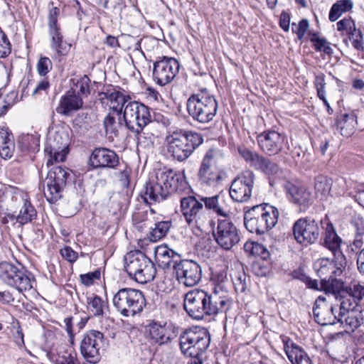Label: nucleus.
<instances>
[{
    "label": "nucleus",
    "mask_w": 364,
    "mask_h": 364,
    "mask_svg": "<svg viewBox=\"0 0 364 364\" xmlns=\"http://www.w3.org/2000/svg\"><path fill=\"white\" fill-rule=\"evenodd\" d=\"M228 301L227 296L196 289L184 295L183 308L193 319L202 320L225 311Z\"/></svg>",
    "instance_id": "obj_1"
},
{
    "label": "nucleus",
    "mask_w": 364,
    "mask_h": 364,
    "mask_svg": "<svg viewBox=\"0 0 364 364\" xmlns=\"http://www.w3.org/2000/svg\"><path fill=\"white\" fill-rule=\"evenodd\" d=\"M203 141L201 134L183 129L174 131L166 136L168 153L179 162L188 159Z\"/></svg>",
    "instance_id": "obj_2"
},
{
    "label": "nucleus",
    "mask_w": 364,
    "mask_h": 364,
    "mask_svg": "<svg viewBox=\"0 0 364 364\" xmlns=\"http://www.w3.org/2000/svg\"><path fill=\"white\" fill-rule=\"evenodd\" d=\"M186 107L189 116L194 121L205 124L213 120L218 109V104L210 91L202 88L188 97Z\"/></svg>",
    "instance_id": "obj_3"
},
{
    "label": "nucleus",
    "mask_w": 364,
    "mask_h": 364,
    "mask_svg": "<svg viewBox=\"0 0 364 364\" xmlns=\"http://www.w3.org/2000/svg\"><path fill=\"white\" fill-rule=\"evenodd\" d=\"M279 210L267 203L255 205L244 214V225L246 229L257 235H263L277 223Z\"/></svg>",
    "instance_id": "obj_4"
},
{
    "label": "nucleus",
    "mask_w": 364,
    "mask_h": 364,
    "mask_svg": "<svg viewBox=\"0 0 364 364\" xmlns=\"http://www.w3.org/2000/svg\"><path fill=\"white\" fill-rule=\"evenodd\" d=\"M124 269L136 282L144 284L152 281L156 274L155 264L142 252L132 251L124 257Z\"/></svg>",
    "instance_id": "obj_5"
},
{
    "label": "nucleus",
    "mask_w": 364,
    "mask_h": 364,
    "mask_svg": "<svg viewBox=\"0 0 364 364\" xmlns=\"http://www.w3.org/2000/svg\"><path fill=\"white\" fill-rule=\"evenodd\" d=\"M113 305L124 317H134L139 314L146 306L142 291L132 288H122L114 295Z\"/></svg>",
    "instance_id": "obj_6"
},
{
    "label": "nucleus",
    "mask_w": 364,
    "mask_h": 364,
    "mask_svg": "<svg viewBox=\"0 0 364 364\" xmlns=\"http://www.w3.org/2000/svg\"><path fill=\"white\" fill-rule=\"evenodd\" d=\"M210 343L208 331L198 326L186 329L179 337L181 350L188 357H199L207 350Z\"/></svg>",
    "instance_id": "obj_7"
},
{
    "label": "nucleus",
    "mask_w": 364,
    "mask_h": 364,
    "mask_svg": "<svg viewBox=\"0 0 364 364\" xmlns=\"http://www.w3.org/2000/svg\"><path fill=\"white\" fill-rule=\"evenodd\" d=\"M222 157L220 150L210 148L202 159L197 176L201 184L215 186L223 180L222 171L217 166L218 161Z\"/></svg>",
    "instance_id": "obj_8"
},
{
    "label": "nucleus",
    "mask_w": 364,
    "mask_h": 364,
    "mask_svg": "<svg viewBox=\"0 0 364 364\" xmlns=\"http://www.w3.org/2000/svg\"><path fill=\"white\" fill-rule=\"evenodd\" d=\"M7 210H16V215H11L12 220L23 226L32 223L37 218V210L31 203L28 196L20 190H16L11 194V201Z\"/></svg>",
    "instance_id": "obj_9"
},
{
    "label": "nucleus",
    "mask_w": 364,
    "mask_h": 364,
    "mask_svg": "<svg viewBox=\"0 0 364 364\" xmlns=\"http://www.w3.org/2000/svg\"><path fill=\"white\" fill-rule=\"evenodd\" d=\"M0 280L20 293L33 288L32 281L28 272L6 262L0 263Z\"/></svg>",
    "instance_id": "obj_10"
},
{
    "label": "nucleus",
    "mask_w": 364,
    "mask_h": 364,
    "mask_svg": "<svg viewBox=\"0 0 364 364\" xmlns=\"http://www.w3.org/2000/svg\"><path fill=\"white\" fill-rule=\"evenodd\" d=\"M69 176V171L61 166L53 167L48 172L42 185L44 196L50 203H55L62 198Z\"/></svg>",
    "instance_id": "obj_11"
},
{
    "label": "nucleus",
    "mask_w": 364,
    "mask_h": 364,
    "mask_svg": "<svg viewBox=\"0 0 364 364\" xmlns=\"http://www.w3.org/2000/svg\"><path fill=\"white\" fill-rule=\"evenodd\" d=\"M125 125L130 131L144 128L151 122V114L148 107L139 102L132 100L123 111Z\"/></svg>",
    "instance_id": "obj_12"
},
{
    "label": "nucleus",
    "mask_w": 364,
    "mask_h": 364,
    "mask_svg": "<svg viewBox=\"0 0 364 364\" xmlns=\"http://www.w3.org/2000/svg\"><path fill=\"white\" fill-rule=\"evenodd\" d=\"M255 173L251 170H245L239 173L232 181L229 194L237 203H245L252 196L255 183Z\"/></svg>",
    "instance_id": "obj_13"
},
{
    "label": "nucleus",
    "mask_w": 364,
    "mask_h": 364,
    "mask_svg": "<svg viewBox=\"0 0 364 364\" xmlns=\"http://www.w3.org/2000/svg\"><path fill=\"white\" fill-rule=\"evenodd\" d=\"M178 61L171 57H159L153 65L152 77L160 86L171 83L179 71Z\"/></svg>",
    "instance_id": "obj_14"
},
{
    "label": "nucleus",
    "mask_w": 364,
    "mask_h": 364,
    "mask_svg": "<svg viewBox=\"0 0 364 364\" xmlns=\"http://www.w3.org/2000/svg\"><path fill=\"white\" fill-rule=\"evenodd\" d=\"M105 341L103 333L99 331L90 330L83 334L80 350L87 362L95 364L100 361V349Z\"/></svg>",
    "instance_id": "obj_15"
},
{
    "label": "nucleus",
    "mask_w": 364,
    "mask_h": 364,
    "mask_svg": "<svg viewBox=\"0 0 364 364\" xmlns=\"http://www.w3.org/2000/svg\"><path fill=\"white\" fill-rule=\"evenodd\" d=\"M349 300L341 301L338 323L346 331H354L363 323V306L360 304H353Z\"/></svg>",
    "instance_id": "obj_16"
},
{
    "label": "nucleus",
    "mask_w": 364,
    "mask_h": 364,
    "mask_svg": "<svg viewBox=\"0 0 364 364\" xmlns=\"http://www.w3.org/2000/svg\"><path fill=\"white\" fill-rule=\"evenodd\" d=\"M292 231L296 241L305 246L315 243L320 235L318 222L308 217L298 219L293 225Z\"/></svg>",
    "instance_id": "obj_17"
},
{
    "label": "nucleus",
    "mask_w": 364,
    "mask_h": 364,
    "mask_svg": "<svg viewBox=\"0 0 364 364\" xmlns=\"http://www.w3.org/2000/svg\"><path fill=\"white\" fill-rule=\"evenodd\" d=\"M213 237L216 243L225 250H231L240 240L237 227L228 218L218 220Z\"/></svg>",
    "instance_id": "obj_18"
},
{
    "label": "nucleus",
    "mask_w": 364,
    "mask_h": 364,
    "mask_svg": "<svg viewBox=\"0 0 364 364\" xmlns=\"http://www.w3.org/2000/svg\"><path fill=\"white\" fill-rule=\"evenodd\" d=\"M173 270L178 282L188 287L197 285L202 278L200 265L192 259H181L175 263Z\"/></svg>",
    "instance_id": "obj_19"
},
{
    "label": "nucleus",
    "mask_w": 364,
    "mask_h": 364,
    "mask_svg": "<svg viewBox=\"0 0 364 364\" xmlns=\"http://www.w3.org/2000/svg\"><path fill=\"white\" fill-rule=\"evenodd\" d=\"M181 210L186 222L190 227L200 228L203 203L194 196H188L181 198Z\"/></svg>",
    "instance_id": "obj_20"
},
{
    "label": "nucleus",
    "mask_w": 364,
    "mask_h": 364,
    "mask_svg": "<svg viewBox=\"0 0 364 364\" xmlns=\"http://www.w3.org/2000/svg\"><path fill=\"white\" fill-rule=\"evenodd\" d=\"M239 154L251 167L261 171L266 175H275L279 170L277 164L255 151L248 149H240Z\"/></svg>",
    "instance_id": "obj_21"
},
{
    "label": "nucleus",
    "mask_w": 364,
    "mask_h": 364,
    "mask_svg": "<svg viewBox=\"0 0 364 364\" xmlns=\"http://www.w3.org/2000/svg\"><path fill=\"white\" fill-rule=\"evenodd\" d=\"M119 164L115 151L104 147L95 148L89 158V165L93 169L115 168Z\"/></svg>",
    "instance_id": "obj_22"
},
{
    "label": "nucleus",
    "mask_w": 364,
    "mask_h": 364,
    "mask_svg": "<svg viewBox=\"0 0 364 364\" xmlns=\"http://www.w3.org/2000/svg\"><path fill=\"white\" fill-rule=\"evenodd\" d=\"M259 149L269 156H274L283 149L284 136L274 130L264 131L257 136Z\"/></svg>",
    "instance_id": "obj_23"
},
{
    "label": "nucleus",
    "mask_w": 364,
    "mask_h": 364,
    "mask_svg": "<svg viewBox=\"0 0 364 364\" xmlns=\"http://www.w3.org/2000/svg\"><path fill=\"white\" fill-rule=\"evenodd\" d=\"M284 187L289 200L298 205L300 211H306L312 204L313 197L306 187L290 181H286Z\"/></svg>",
    "instance_id": "obj_24"
},
{
    "label": "nucleus",
    "mask_w": 364,
    "mask_h": 364,
    "mask_svg": "<svg viewBox=\"0 0 364 364\" xmlns=\"http://www.w3.org/2000/svg\"><path fill=\"white\" fill-rule=\"evenodd\" d=\"M159 180L165 186L168 194L172 192L181 193L188 188L184 172L176 171L173 169L159 170Z\"/></svg>",
    "instance_id": "obj_25"
},
{
    "label": "nucleus",
    "mask_w": 364,
    "mask_h": 364,
    "mask_svg": "<svg viewBox=\"0 0 364 364\" xmlns=\"http://www.w3.org/2000/svg\"><path fill=\"white\" fill-rule=\"evenodd\" d=\"M151 341L159 346L167 345L176 337L174 327L171 324H161L152 321L146 326Z\"/></svg>",
    "instance_id": "obj_26"
},
{
    "label": "nucleus",
    "mask_w": 364,
    "mask_h": 364,
    "mask_svg": "<svg viewBox=\"0 0 364 364\" xmlns=\"http://www.w3.org/2000/svg\"><path fill=\"white\" fill-rule=\"evenodd\" d=\"M141 193L144 200L149 203H160L169 195L165 186L160 181L158 172L146 183Z\"/></svg>",
    "instance_id": "obj_27"
},
{
    "label": "nucleus",
    "mask_w": 364,
    "mask_h": 364,
    "mask_svg": "<svg viewBox=\"0 0 364 364\" xmlns=\"http://www.w3.org/2000/svg\"><path fill=\"white\" fill-rule=\"evenodd\" d=\"M313 314L315 321L321 326L338 323V316L334 314V308L323 296H319L315 301Z\"/></svg>",
    "instance_id": "obj_28"
},
{
    "label": "nucleus",
    "mask_w": 364,
    "mask_h": 364,
    "mask_svg": "<svg viewBox=\"0 0 364 364\" xmlns=\"http://www.w3.org/2000/svg\"><path fill=\"white\" fill-rule=\"evenodd\" d=\"M68 148L67 139H63L61 134L56 132L53 139H49L45 147V153L48 156V166L53 162L63 161L66 157L65 149Z\"/></svg>",
    "instance_id": "obj_29"
},
{
    "label": "nucleus",
    "mask_w": 364,
    "mask_h": 364,
    "mask_svg": "<svg viewBox=\"0 0 364 364\" xmlns=\"http://www.w3.org/2000/svg\"><path fill=\"white\" fill-rule=\"evenodd\" d=\"M340 257L339 264H336L328 258H321L315 262L314 267L321 280L325 278L326 279L331 275L338 277L343 273L346 262L344 257Z\"/></svg>",
    "instance_id": "obj_30"
},
{
    "label": "nucleus",
    "mask_w": 364,
    "mask_h": 364,
    "mask_svg": "<svg viewBox=\"0 0 364 364\" xmlns=\"http://www.w3.org/2000/svg\"><path fill=\"white\" fill-rule=\"evenodd\" d=\"M83 101L80 96L73 90L65 92L60 98L56 112L63 116H71L73 112L82 108Z\"/></svg>",
    "instance_id": "obj_31"
},
{
    "label": "nucleus",
    "mask_w": 364,
    "mask_h": 364,
    "mask_svg": "<svg viewBox=\"0 0 364 364\" xmlns=\"http://www.w3.org/2000/svg\"><path fill=\"white\" fill-rule=\"evenodd\" d=\"M155 257L159 265L163 269H168L178 263L181 255L166 245H159L155 248Z\"/></svg>",
    "instance_id": "obj_32"
},
{
    "label": "nucleus",
    "mask_w": 364,
    "mask_h": 364,
    "mask_svg": "<svg viewBox=\"0 0 364 364\" xmlns=\"http://www.w3.org/2000/svg\"><path fill=\"white\" fill-rule=\"evenodd\" d=\"M284 343L285 353L292 364H312L310 357L302 348L289 338Z\"/></svg>",
    "instance_id": "obj_33"
},
{
    "label": "nucleus",
    "mask_w": 364,
    "mask_h": 364,
    "mask_svg": "<svg viewBox=\"0 0 364 364\" xmlns=\"http://www.w3.org/2000/svg\"><path fill=\"white\" fill-rule=\"evenodd\" d=\"M341 238L337 235L333 225L327 223L325 230L324 246L332 252L334 256L344 257L341 251Z\"/></svg>",
    "instance_id": "obj_34"
},
{
    "label": "nucleus",
    "mask_w": 364,
    "mask_h": 364,
    "mask_svg": "<svg viewBox=\"0 0 364 364\" xmlns=\"http://www.w3.org/2000/svg\"><path fill=\"white\" fill-rule=\"evenodd\" d=\"M200 200L207 209L212 210L218 215L228 218L230 210L223 197L216 195L211 197L201 198Z\"/></svg>",
    "instance_id": "obj_35"
},
{
    "label": "nucleus",
    "mask_w": 364,
    "mask_h": 364,
    "mask_svg": "<svg viewBox=\"0 0 364 364\" xmlns=\"http://www.w3.org/2000/svg\"><path fill=\"white\" fill-rule=\"evenodd\" d=\"M15 148L14 136L6 129L0 127V156L4 159H10Z\"/></svg>",
    "instance_id": "obj_36"
},
{
    "label": "nucleus",
    "mask_w": 364,
    "mask_h": 364,
    "mask_svg": "<svg viewBox=\"0 0 364 364\" xmlns=\"http://www.w3.org/2000/svg\"><path fill=\"white\" fill-rule=\"evenodd\" d=\"M107 307L106 301L97 295L87 297V309L89 314L93 316L103 317Z\"/></svg>",
    "instance_id": "obj_37"
},
{
    "label": "nucleus",
    "mask_w": 364,
    "mask_h": 364,
    "mask_svg": "<svg viewBox=\"0 0 364 364\" xmlns=\"http://www.w3.org/2000/svg\"><path fill=\"white\" fill-rule=\"evenodd\" d=\"M333 185V180L323 175H318L314 179V188L316 195L321 200L327 198L330 194Z\"/></svg>",
    "instance_id": "obj_38"
},
{
    "label": "nucleus",
    "mask_w": 364,
    "mask_h": 364,
    "mask_svg": "<svg viewBox=\"0 0 364 364\" xmlns=\"http://www.w3.org/2000/svg\"><path fill=\"white\" fill-rule=\"evenodd\" d=\"M172 223L170 220L159 221L154 223V227L151 226L149 233V239L151 242H156L163 237L169 232Z\"/></svg>",
    "instance_id": "obj_39"
},
{
    "label": "nucleus",
    "mask_w": 364,
    "mask_h": 364,
    "mask_svg": "<svg viewBox=\"0 0 364 364\" xmlns=\"http://www.w3.org/2000/svg\"><path fill=\"white\" fill-rule=\"evenodd\" d=\"M58 14L59 9L57 7H53L49 12L48 26L50 41L63 36L60 27L58 24Z\"/></svg>",
    "instance_id": "obj_40"
},
{
    "label": "nucleus",
    "mask_w": 364,
    "mask_h": 364,
    "mask_svg": "<svg viewBox=\"0 0 364 364\" xmlns=\"http://www.w3.org/2000/svg\"><path fill=\"white\" fill-rule=\"evenodd\" d=\"M353 6L351 0H338L331 6L329 11V20L331 22L336 21L343 13L352 9Z\"/></svg>",
    "instance_id": "obj_41"
},
{
    "label": "nucleus",
    "mask_w": 364,
    "mask_h": 364,
    "mask_svg": "<svg viewBox=\"0 0 364 364\" xmlns=\"http://www.w3.org/2000/svg\"><path fill=\"white\" fill-rule=\"evenodd\" d=\"M245 250L250 252L252 255L259 257L262 260H267L269 258V252L267 249L258 242H247L245 243Z\"/></svg>",
    "instance_id": "obj_42"
},
{
    "label": "nucleus",
    "mask_w": 364,
    "mask_h": 364,
    "mask_svg": "<svg viewBox=\"0 0 364 364\" xmlns=\"http://www.w3.org/2000/svg\"><path fill=\"white\" fill-rule=\"evenodd\" d=\"M343 283L341 280L336 279V277L331 275L326 279H322L321 281V288L322 290L328 293L335 294L343 288Z\"/></svg>",
    "instance_id": "obj_43"
},
{
    "label": "nucleus",
    "mask_w": 364,
    "mask_h": 364,
    "mask_svg": "<svg viewBox=\"0 0 364 364\" xmlns=\"http://www.w3.org/2000/svg\"><path fill=\"white\" fill-rule=\"evenodd\" d=\"M55 364H79L76 353L72 350H60L54 358Z\"/></svg>",
    "instance_id": "obj_44"
},
{
    "label": "nucleus",
    "mask_w": 364,
    "mask_h": 364,
    "mask_svg": "<svg viewBox=\"0 0 364 364\" xmlns=\"http://www.w3.org/2000/svg\"><path fill=\"white\" fill-rule=\"evenodd\" d=\"M363 296L364 287L359 284H355L350 288V291L348 293L347 296H342L341 301L349 300L348 301L351 303V304H359V301Z\"/></svg>",
    "instance_id": "obj_45"
},
{
    "label": "nucleus",
    "mask_w": 364,
    "mask_h": 364,
    "mask_svg": "<svg viewBox=\"0 0 364 364\" xmlns=\"http://www.w3.org/2000/svg\"><path fill=\"white\" fill-rule=\"evenodd\" d=\"M136 133V139L137 141V146L142 148H150L154 144V134L150 132L144 131V128L140 130L132 131Z\"/></svg>",
    "instance_id": "obj_46"
},
{
    "label": "nucleus",
    "mask_w": 364,
    "mask_h": 364,
    "mask_svg": "<svg viewBox=\"0 0 364 364\" xmlns=\"http://www.w3.org/2000/svg\"><path fill=\"white\" fill-rule=\"evenodd\" d=\"M215 287L212 293H216L218 295H225L228 292V279L225 272H220L215 279Z\"/></svg>",
    "instance_id": "obj_47"
},
{
    "label": "nucleus",
    "mask_w": 364,
    "mask_h": 364,
    "mask_svg": "<svg viewBox=\"0 0 364 364\" xmlns=\"http://www.w3.org/2000/svg\"><path fill=\"white\" fill-rule=\"evenodd\" d=\"M50 47L59 56L65 55L70 50L71 44L63 40V36L50 41Z\"/></svg>",
    "instance_id": "obj_48"
},
{
    "label": "nucleus",
    "mask_w": 364,
    "mask_h": 364,
    "mask_svg": "<svg viewBox=\"0 0 364 364\" xmlns=\"http://www.w3.org/2000/svg\"><path fill=\"white\" fill-rule=\"evenodd\" d=\"M338 31H346L349 35V38H353L355 35L356 29L353 20L351 18H345L336 23Z\"/></svg>",
    "instance_id": "obj_49"
},
{
    "label": "nucleus",
    "mask_w": 364,
    "mask_h": 364,
    "mask_svg": "<svg viewBox=\"0 0 364 364\" xmlns=\"http://www.w3.org/2000/svg\"><path fill=\"white\" fill-rule=\"evenodd\" d=\"M129 101H132L131 97L121 92L117 97L116 101L112 105H109V107L114 111L117 115L120 116Z\"/></svg>",
    "instance_id": "obj_50"
},
{
    "label": "nucleus",
    "mask_w": 364,
    "mask_h": 364,
    "mask_svg": "<svg viewBox=\"0 0 364 364\" xmlns=\"http://www.w3.org/2000/svg\"><path fill=\"white\" fill-rule=\"evenodd\" d=\"M314 84L316 89L318 98H323V97L326 96L325 87L326 85L325 82V75L321 72L316 73Z\"/></svg>",
    "instance_id": "obj_51"
},
{
    "label": "nucleus",
    "mask_w": 364,
    "mask_h": 364,
    "mask_svg": "<svg viewBox=\"0 0 364 364\" xmlns=\"http://www.w3.org/2000/svg\"><path fill=\"white\" fill-rule=\"evenodd\" d=\"M310 41L314 43V48L316 51H323L326 54L333 53L330 43L324 38H311Z\"/></svg>",
    "instance_id": "obj_52"
},
{
    "label": "nucleus",
    "mask_w": 364,
    "mask_h": 364,
    "mask_svg": "<svg viewBox=\"0 0 364 364\" xmlns=\"http://www.w3.org/2000/svg\"><path fill=\"white\" fill-rule=\"evenodd\" d=\"M309 21L307 19H302L299 22L298 25L293 23L291 30L294 33L296 34L298 39L301 41L309 29Z\"/></svg>",
    "instance_id": "obj_53"
},
{
    "label": "nucleus",
    "mask_w": 364,
    "mask_h": 364,
    "mask_svg": "<svg viewBox=\"0 0 364 364\" xmlns=\"http://www.w3.org/2000/svg\"><path fill=\"white\" fill-rule=\"evenodd\" d=\"M348 119H350L352 122L353 121V117L350 118L348 114H345L337 121L338 129H340L341 134L344 136H348L352 134L353 129L345 127V124H347Z\"/></svg>",
    "instance_id": "obj_54"
},
{
    "label": "nucleus",
    "mask_w": 364,
    "mask_h": 364,
    "mask_svg": "<svg viewBox=\"0 0 364 364\" xmlns=\"http://www.w3.org/2000/svg\"><path fill=\"white\" fill-rule=\"evenodd\" d=\"M80 281L82 284L85 286H90L93 284L95 280H98L100 278V270L96 269L94 272H90L87 274H80Z\"/></svg>",
    "instance_id": "obj_55"
},
{
    "label": "nucleus",
    "mask_w": 364,
    "mask_h": 364,
    "mask_svg": "<svg viewBox=\"0 0 364 364\" xmlns=\"http://www.w3.org/2000/svg\"><path fill=\"white\" fill-rule=\"evenodd\" d=\"M52 69V62L47 57H41L37 63L39 75L45 76Z\"/></svg>",
    "instance_id": "obj_56"
},
{
    "label": "nucleus",
    "mask_w": 364,
    "mask_h": 364,
    "mask_svg": "<svg viewBox=\"0 0 364 364\" xmlns=\"http://www.w3.org/2000/svg\"><path fill=\"white\" fill-rule=\"evenodd\" d=\"M10 52V43L4 33L0 30V58L7 56Z\"/></svg>",
    "instance_id": "obj_57"
},
{
    "label": "nucleus",
    "mask_w": 364,
    "mask_h": 364,
    "mask_svg": "<svg viewBox=\"0 0 364 364\" xmlns=\"http://www.w3.org/2000/svg\"><path fill=\"white\" fill-rule=\"evenodd\" d=\"M90 80L87 75H84L77 81L76 87L79 88V92L85 96L90 93Z\"/></svg>",
    "instance_id": "obj_58"
},
{
    "label": "nucleus",
    "mask_w": 364,
    "mask_h": 364,
    "mask_svg": "<svg viewBox=\"0 0 364 364\" xmlns=\"http://www.w3.org/2000/svg\"><path fill=\"white\" fill-rule=\"evenodd\" d=\"M120 93L121 92L117 90L112 87H109L107 88L105 91L101 92L100 95L102 96V100H108L110 102V105H112L116 101L117 97Z\"/></svg>",
    "instance_id": "obj_59"
},
{
    "label": "nucleus",
    "mask_w": 364,
    "mask_h": 364,
    "mask_svg": "<svg viewBox=\"0 0 364 364\" xmlns=\"http://www.w3.org/2000/svg\"><path fill=\"white\" fill-rule=\"evenodd\" d=\"M235 289L237 292L242 293L247 288L246 277L245 275H240L236 277L232 280Z\"/></svg>",
    "instance_id": "obj_60"
},
{
    "label": "nucleus",
    "mask_w": 364,
    "mask_h": 364,
    "mask_svg": "<svg viewBox=\"0 0 364 364\" xmlns=\"http://www.w3.org/2000/svg\"><path fill=\"white\" fill-rule=\"evenodd\" d=\"M21 143L24 146V149L30 150L34 146L38 145V139L33 135H26L21 139Z\"/></svg>",
    "instance_id": "obj_61"
},
{
    "label": "nucleus",
    "mask_w": 364,
    "mask_h": 364,
    "mask_svg": "<svg viewBox=\"0 0 364 364\" xmlns=\"http://www.w3.org/2000/svg\"><path fill=\"white\" fill-rule=\"evenodd\" d=\"M61 256L70 262H74L78 257L77 253L71 247H65L60 250Z\"/></svg>",
    "instance_id": "obj_62"
},
{
    "label": "nucleus",
    "mask_w": 364,
    "mask_h": 364,
    "mask_svg": "<svg viewBox=\"0 0 364 364\" xmlns=\"http://www.w3.org/2000/svg\"><path fill=\"white\" fill-rule=\"evenodd\" d=\"M351 223L355 228L357 234H364V220L360 215H355Z\"/></svg>",
    "instance_id": "obj_63"
},
{
    "label": "nucleus",
    "mask_w": 364,
    "mask_h": 364,
    "mask_svg": "<svg viewBox=\"0 0 364 364\" xmlns=\"http://www.w3.org/2000/svg\"><path fill=\"white\" fill-rule=\"evenodd\" d=\"M356 194L355 195V200L364 207V183L359 184L355 187Z\"/></svg>",
    "instance_id": "obj_64"
}]
</instances>
